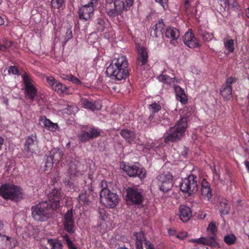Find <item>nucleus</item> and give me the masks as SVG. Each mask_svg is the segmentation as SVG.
I'll return each mask as SVG.
<instances>
[{
    "mask_svg": "<svg viewBox=\"0 0 249 249\" xmlns=\"http://www.w3.org/2000/svg\"><path fill=\"white\" fill-rule=\"evenodd\" d=\"M62 196L60 190H53L48 195L49 203L42 202L32 208V214L34 218L37 221H45L51 216L52 210L59 207V200Z\"/></svg>",
    "mask_w": 249,
    "mask_h": 249,
    "instance_id": "1",
    "label": "nucleus"
},
{
    "mask_svg": "<svg viewBox=\"0 0 249 249\" xmlns=\"http://www.w3.org/2000/svg\"><path fill=\"white\" fill-rule=\"evenodd\" d=\"M128 61L125 55L114 58L107 69V74L113 79L121 80L128 75Z\"/></svg>",
    "mask_w": 249,
    "mask_h": 249,
    "instance_id": "2",
    "label": "nucleus"
},
{
    "mask_svg": "<svg viewBox=\"0 0 249 249\" xmlns=\"http://www.w3.org/2000/svg\"><path fill=\"white\" fill-rule=\"evenodd\" d=\"M187 127V120L181 118L176 124L164 133L163 138L165 142H175L180 140L185 135Z\"/></svg>",
    "mask_w": 249,
    "mask_h": 249,
    "instance_id": "3",
    "label": "nucleus"
},
{
    "mask_svg": "<svg viewBox=\"0 0 249 249\" xmlns=\"http://www.w3.org/2000/svg\"><path fill=\"white\" fill-rule=\"evenodd\" d=\"M22 190L11 184H4L0 187V196L5 199L18 200L22 197Z\"/></svg>",
    "mask_w": 249,
    "mask_h": 249,
    "instance_id": "4",
    "label": "nucleus"
},
{
    "mask_svg": "<svg viewBox=\"0 0 249 249\" xmlns=\"http://www.w3.org/2000/svg\"><path fill=\"white\" fill-rule=\"evenodd\" d=\"M105 9L108 16L113 18L121 15L125 10V7L123 1L106 0Z\"/></svg>",
    "mask_w": 249,
    "mask_h": 249,
    "instance_id": "5",
    "label": "nucleus"
},
{
    "mask_svg": "<svg viewBox=\"0 0 249 249\" xmlns=\"http://www.w3.org/2000/svg\"><path fill=\"white\" fill-rule=\"evenodd\" d=\"M100 196L101 202L109 208L115 207L119 202L118 196L107 188L101 190Z\"/></svg>",
    "mask_w": 249,
    "mask_h": 249,
    "instance_id": "6",
    "label": "nucleus"
},
{
    "mask_svg": "<svg viewBox=\"0 0 249 249\" xmlns=\"http://www.w3.org/2000/svg\"><path fill=\"white\" fill-rule=\"evenodd\" d=\"M196 178L194 175H191L183 179L180 186L181 191L189 195L196 193L198 189Z\"/></svg>",
    "mask_w": 249,
    "mask_h": 249,
    "instance_id": "7",
    "label": "nucleus"
},
{
    "mask_svg": "<svg viewBox=\"0 0 249 249\" xmlns=\"http://www.w3.org/2000/svg\"><path fill=\"white\" fill-rule=\"evenodd\" d=\"M25 94L31 100H34L37 95V89L35 82L27 74L22 76Z\"/></svg>",
    "mask_w": 249,
    "mask_h": 249,
    "instance_id": "8",
    "label": "nucleus"
},
{
    "mask_svg": "<svg viewBox=\"0 0 249 249\" xmlns=\"http://www.w3.org/2000/svg\"><path fill=\"white\" fill-rule=\"evenodd\" d=\"M160 189L163 192H167L173 187V176L168 171L160 173L157 177Z\"/></svg>",
    "mask_w": 249,
    "mask_h": 249,
    "instance_id": "9",
    "label": "nucleus"
},
{
    "mask_svg": "<svg viewBox=\"0 0 249 249\" xmlns=\"http://www.w3.org/2000/svg\"><path fill=\"white\" fill-rule=\"evenodd\" d=\"M120 167L130 177L138 176L141 179H143L145 177L146 171L142 167L139 168L136 165L129 166L124 162L120 163Z\"/></svg>",
    "mask_w": 249,
    "mask_h": 249,
    "instance_id": "10",
    "label": "nucleus"
},
{
    "mask_svg": "<svg viewBox=\"0 0 249 249\" xmlns=\"http://www.w3.org/2000/svg\"><path fill=\"white\" fill-rule=\"evenodd\" d=\"M126 199L135 204H140L143 200L142 191L137 188H128L126 190Z\"/></svg>",
    "mask_w": 249,
    "mask_h": 249,
    "instance_id": "11",
    "label": "nucleus"
},
{
    "mask_svg": "<svg viewBox=\"0 0 249 249\" xmlns=\"http://www.w3.org/2000/svg\"><path fill=\"white\" fill-rule=\"evenodd\" d=\"M63 154L61 149L59 148L52 149L50 152L49 156L46 159L45 162L46 170L51 169L53 164L60 161L63 157Z\"/></svg>",
    "mask_w": 249,
    "mask_h": 249,
    "instance_id": "12",
    "label": "nucleus"
},
{
    "mask_svg": "<svg viewBox=\"0 0 249 249\" xmlns=\"http://www.w3.org/2000/svg\"><path fill=\"white\" fill-rule=\"evenodd\" d=\"M63 225L67 231L70 233H73L74 231V220L71 209L68 210L64 214Z\"/></svg>",
    "mask_w": 249,
    "mask_h": 249,
    "instance_id": "13",
    "label": "nucleus"
},
{
    "mask_svg": "<svg viewBox=\"0 0 249 249\" xmlns=\"http://www.w3.org/2000/svg\"><path fill=\"white\" fill-rule=\"evenodd\" d=\"M95 8L93 6L83 5L79 10V17L81 19L88 20L90 18Z\"/></svg>",
    "mask_w": 249,
    "mask_h": 249,
    "instance_id": "14",
    "label": "nucleus"
},
{
    "mask_svg": "<svg viewBox=\"0 0 249 249\" xmlns=\"http://www.w3.org/2000/svg\"><path fill=\"white\" fill-rule=\"evenodd\" d=\"M137 51L138 65L143 66L147 63L148 58V54L146 49L142 46L137 45Z\"/></svg>",
    "mask_w": 249,
    "mask_h": 249,
    "instance_id": "15",
    "label": "nucleus"
},
{
    "mask_svg": "<svg viewBox=\"0 0 249 249\" xmlns=\"http://www.w3.org/2000/svg\"><path fill=\"white\" fill-rule=\"evenodd\" d=\"M37 139L35 136H29L24 144V150L28 153L34 152L37 148Z\"/></svg>",
    "mask_w": 249,
    "mask_h": 249,
    "instance_id": "16",
    "label": "nucleus"
},
{
    "mask_svg": "<svg viewBox=\"0 0 249 249\" xmlns=\"http://www.w3.org/2000/svg\"><path fill=\"white\" fill-rule=\"evenodd\" d=\"M166 37L170 39V43L174 45H176L177 43V40L179 36V32L178 30L174 27H168L165 33Z\"/></svg>",
    "mask_w": 249,
    "mask_h": 249,
    "instance_id": "17",
    "label": "nucleus"
},
{
    "mask_svg": "<svg viewBox=\"0 0 249 249\" xmlns=\"http://www.w3.org/2000/svg\"><path fill=\"white\" fill-rule=\"evenodd\" d=\"M39 122L44 127L49 131L55 132L59 130V127L57 123L52 122L45 116L41 117L39 118Z\"/></svg>",
    "mask_w": 249,
    "mask_h": 249,
    "instance_id": "18",
    "label": "nucleus"
},
{
    "mask_svg": "<svg viewBox=\"0 0 249 249\" xmlns=\"http://www.w3.org/2000/svg\"><path fill=\"white\" fill-rule=\"evenodd\" d=\"M183 42L186 46L191 48H194L198 46L197 40L191 32L188 31L185 33L184 36Z\"/></svg>",
    "mask_w": 249,
    "mask_h": 249,
    "instance_id": "19",
    "label": "nucleus"
},
{
    "mask_svg": "<svg viewBox=\"0 0 249 249\" xmlns=\"http://www.w3.org/2000/svg\"><path fill=\"white\" fill-rule=\"evenodd\" d=\"M201 194L202 197L209 200L212 197V191L210 184L205 179H203L201 183Z\"/></svg>",
    "mask_w": 249,
    "mask_h": 249,
    "instance_id": "20",
    "label": "nucleus"
},
{
    "mask_svg": "<svg viewBox=\"0 0 249 249\" xmlns=\"http://www.w3.org/2000/svg\"><path fill=\"white\" fill-rule=\"evenodd\" d=\"M179 216L182 222H187L192 216L190 208L186 205H181L179 209Z\"/></svg>",
    "mask_w": 249,
    "mask_h": 249,
    "instance_id": "21",
    "label": "nucleus"
},
{
    "mask_svg": "<svg viewBox=\"0 0 249 249\" xmlns=\"http://www.w3.org/2000/svg\"><path fill=\"white\" fill-rule=\"evenodd\" d=\"M81 102L83 107L89 109L91 111L98 110L101 108L100 104L97 102L92 103L85 98L82 99Z\"/></svg>",
    "mask_w": 249,
    "mask_h": 249,
    "instance_id": "22",
    "label": "nucleus"
},
{
    "mask_svg": "<svg viewBox=\"0 0 249 249\" xmlns=\"http://www.w3.org/2000/svg\"><path fill=\"white\" fill-rule=\"evenodd\" d=\"M121 135L129 143H136L135 133L128 129H123L120 132Z\"/></svg>",
    "mask_w": 249,
    "mask_h": 249,
    "instance_id": "23",
    "label": "nucleus"
},
{
    "mask_svg": "<svg viewBox=\"0 0 249 249\" xmlns=\"http://www.w3.org/2000/svg\"><path fill=\"white\" fill-rule=\"evenodd\" d=\"M177 99L181 104H185L187 102V97L185 93L184 89L179 86H174Z\"/></svg>",
    "mask_w": 249,
    "mask_h": 249,
    "instance_id": "24",
    "label": "nucleus"
},
{
    "mask_svg": "<svg viewBox=\"0 0 249 249\" xmlns=\"http://www.w3.org/2000/svg\"><path fill=\"white\" fill-rule=\"evenodd\" d=\"M157 79L160 82L170 86H174L178 82V80L176 78L170 77L169 76L163 73L158 76Z\"/></svg>",
    "mask_w": 249,
    "mask_h": 249,
    "instance_id": "25",
    "label": "nucleus"
},
{
    "mask_svg": "<svg viewBox=\"0 0 249 249\" xmlns=\"http://www.w3.org/2000/svg\"><path fill=\"white\" fill-rule=\"evenodd\" d=\"M232 87L230 85H223L220 92L225 100H229L232 97Z\"/></svg>",
    "mask_w": 249,
    "mask_h": 249,
    "instance_id": "26",
    "label": "nucleus"
},
{
    "mask_svg": "<svg viewBox=\"0 0 249 249\" xmlns=\"http://www.w3.org/2000/svg\"><path fill=\"white\" fill-rule=\"evenodd\" d=\"M214 238L212 237H201L197 239H193L190 242L202 245H211L214 242Z\"/></svg>",
    "mask_w": 249,
    "mask_h": 249,
    "instance_id": "27",
    "label": "nucleus"
},
{
    "mask_svg": "<svg viewBox=\"0 0 249 249\" xmlns=\"http://www.w3.org/2000/svg\"><path fill=\"white\" fill-rule=\"evenodd\" d=\"M11 239V238L9 236L0 234V249L10 248L12 247Z\"/></svg>",
    "mask_w": 249,
    "mask_h": 249,
    "instance_id": "28",
    "label": "nucleus"
},
{
    "mask_svg": "<svg viewBox=\"0 0 249 249\" xmlns=\"http://www.w3.org/2000/svg\"><path fill=\"white\" fill-rule=\"evenodd\" d=\"M164 26L162 21H159L155 26V28L151 30L150 35L151 36L157 37L161 33L162 30Z\"/></svg>",
    "mask_w": 249,
    "mask_h": 249,
    "instance_id": "29",
    "label": "nucleus"
},
{
    "mask_svg": "<svg viewBox=\"0 0 249 249\" xmlns=\"http://www.w3.org/2000/svg\"><path fill=\"white\" fill-rule=\"evenodd\" d=\"M218 209L222 214H227L230 210V206L226 199H222L219 204Z\"/></svg>",
    "mask_w": 249,
    "mask_h": 249,
    "instance_id": "30",
    "label": "nucleus"
},
{
    "mask_svg": "<svg viewBox=\"0 0 249 249\" xmlns=\"http://www.w3.org/2000/svg\"><path fill=\"white\" fill-rule=\"evenodd\" d=\"M52 89L59 93L68 94V89L67 87L58 81L56 83Z\"/></svg>",
    "mask_w": 249,
    "mask_h": 249,
    "instance_id": "31",
    "label": "nucleus"
},
{
    "mask_svg": "<svg viewBox=\"0 0 249 249\" xmlns=\"http://www.w3.org/2000/svg\"><path fill=\"white\" fill-rule=\"evenodd\" d=\"M224 45L226 50L228 51L227 54L232 53L234 50V40L232 39L227 38L224 40Z\"/></svg>",
    "mask_w": 249,
    "mask_h": 249,
    "instance_id": "32",
    "label": "nucleus"
},
{
    "mask_svg": "<svg viewBox=\"0 0 249 249\" xmlns=\"http://www.w3.org/2000/svg\"><path fill=\"white\" fill-rule=\"evenodd\" d=\"M136 237L135 245L136 247H143L142 241L144 239V234L142 232H135Z\"/></svg>",
    "mask_w": 249,
    "mask_h": 249,
    "instance_id": "33",
    "label": "nucleus"
},
{
    "mask_svg": "<svg viewBox=\"0 0 249 249\" xmlns=\"http://www.w3.org/2000/svg\"><path fill=\"white\" fill-rule=\"evenodd\" d=\"M217 225L216 222L212 220L208 225L207 231L211 234L215 235L217 231Z\"/></svg>",
    "mask_w": 249,
    "mask_h": 249,
    "instance_id": "34",
    "label": "nucleus"
},
{
    "mask_svg": "<svg viewBox=\"0 0 249 249\" xmlns=\"http://www.w3.org/2000/svg\"><path fill=\"white\" fill-rule=\"evenodd\" d=\"M28 231V235L29 237L36 239L39 233V229L37 228H35L32 226H29L27 228Z\"/></svg>",
    "mask_w": 249,
    "mask_h": 249,
    "instance_id": "35",
    "label": "nucleus"
},
{
    "mask_svg": "<svg viewBox=\"0 0 249 249\" xmlns=\"http://www.w3.org/2000/svg\"><path fill=\"white\" fill-rule=\"evenodd\" d=\"M47 242L52 246V249H62V244L58 240L48 239Z\"/></svg>",
    "mask_w": 249,
    "mask_h": 249,
    "instance_id": "36",
    "label": "nucleus"
},
{
    "mask_svg": "<svg viewBox=\"0 0 249 249\" xmlns=\"http://www.w3.org/2000/svg\"><path fill=\"white\" fill-rule=\"evenodd\" d=\"M78 201L80 205H88L89 203V201L87 198L85 192L81 193L79 195Z\"/></svg>",
    "mask_w": 249,
    "mask_h": 249,
    "instance_id": "37",
    "label": "nucleus"
},
{
    "mask_svg": "<svg viewBox=\"0 0 249 249\" xmlns=\"http://www.w3.org/2000/svg\"><path fill=\"white\" fill-rule=\"evenodd\" d=\"M186 12L187 15L191 16L195 15L197 12L196 8L194 6H191L188 2L185 3Z\"/></svg>",
    "mask_w": 249,
    "mask_h": 249,
    "instance_id": "38",
    "label": "nucleus"
},
{
    "mask_svg": "<svg viewBox=\"0 0 249 249\" xmlns=\"http://www.w3.org/2000/svg\"><path fill=\"white\" fill-rule=\"evenodd\" d=\"M236 240V237L232 234H229L224 237V241L229 245L234 244Z\"/></svg>",
    "mask_w": 249,
    "mask_h": 249,
    "instance_id": "39",
    "label": "nucleus"
},
{
    "mask_svg": "<svg viewBox=\"0 0 249 249\" xmlns=\"http://www.w3.org/2000/svg\"><path fill=\"white\" fill-rule=\"evenodd\" d=\"M78 138L81 142H86L91 139L88 132L83 131L78 135Z\"/></svg>",
    "mask_w": 249,
    "mask_h": 249,
    "instance_id": "40",
    "label": "nucleus"
},
{
    "mask_svg": "<svg viewBox=\"0 0 249 249\" xmlns=\"http://www.w3.org/2000/svg\"><path fill=\"white\" fill-rule=\"evenodd\" d=\"M91 139L96 138L99 136L100 134V130L95 128H91L88 132Z\"/></svg>",
    "mask_w": 249,
    "mask_h": 249,
    "instance_id": "41",
    "label": "nucleus"
},
{
    "mask_svg": "<svg viewBox=\"0 0 249 249\" xmlns=\"http://www.w3.org/2000/svg\"><path fill=\"white\" fill-rule=\"evenodd\" d=\"M149 109L153 113L158 112L161 109L160 106L156 103H154L149 105Z\"/></svg>",
    "mask_w": 249,
    "mask_h": 249,
    "instance_id": "42",
    "label": "nucleus"
},
{
    "mask_svg": "<svg viewBox=\"0 0 249 249\" xmlns=\"http://www.w3.org/2000/svg\"><path fill=\"white\" fill-rule=\"evenodd\" d=\"M64 0H52V6L55 9H59L63 5Z\"/></svg>",
    "mask_w": 249,
    "mask_h": 249,
    "instance_id": "43",
    "label": "nucleus"
},
{
    "mask_svg": "<svg viewBox=\"0 0 249 249\" xmlns=\"http://www.w3.org/2000/svg\"><path fill=\"white\" fill-rule=\"evenodd\" d=\"M82 1L84 5L93 6L95 8L97 7L98 0H82Z\"/></svg>",
    "mask_w": 249,
    "mask_h": 249,
    "instance_id": "44",
    "label": "nucleus"
},
{
    "mask_svg": "<svg viewBox=\"0 0 249 249\" xmlns=\"http://www.w3.org/2000/svg\"><path fill=\"white\" fill-rule=\"evenodd\" d=\"M64 238L66 242L69 249H77L75 245L73 244L72 242L68 236H64Z\"/></svg>",
    "mask_w": 249,
    "mask_h": 249,
    "instance_id": "45",
    "label": "nucleus"
},
{
    "mask_svg": "<svg viewBox=\"0 0 249 249\" xmlns=\"http://www.w3.org/2000/svg\"><path fill=\"white\" fill-rule=\"evenodd\" d=\"M213 181L215 182L216 184H218L219 183H224V181L220 179L219 173H218L215 170H214L213 173Z\"/></svg>",
    "mask_w": 249,
    "mask_h": 249,
    "instance_id": "46",
    "label": "nucleus"
},
{
    "mask_svg": "<svg viewBox=\"0 0 249 249\" xmlns=\"http://www.w3.org/2000/svg\"><path fill=\"white\" fill-rule=\"evenodd\" d=\"M202 36L203 37V39L206 41H209L213 37L212 34H210L206 32H204L202 33Z\"/></svg>",
    "mask_w": 249,
    "mask_h": 249,
    "instance_id": "47",
    "label": "nucleus"
},
{
    "mask_svg": "<svg viewBox=\"0 0 249 249\" xmlns=\"http://www.w3.org/2000/svg\"><path fill=\"white\" fill-rule=\"evenodd\" d=\"M72 37L71 30L70 28H67L65 33V42L66 43Z\"/></svg>",
    "mask_w": 249,
    "mask_h": 249,
    "instance_id": "48",
    "label": "nucleus"
},
{
    "mask_svg": "<svg viewBox=\"0 0 249 249\" xmlns=\"http://www.w3.org/2000/svg\"><path fill=\"white\" fill-rule=\"evenodd\" d=\"M46 80L49 85L53 88V86L56 84V83L57 82L53 77L52 76H48L46 77Z\"/></svg>",
    "mask_w": 249,
    "mask_h": 249,
    "instance_id": "49",
    "label": "nucleus"
},
{
    "mask_svg": "<svg viewBox=\"0 0 249 249\" xmlns=\"http://www.w3.org/2000/svg\"><path fill=\"white\" fill-rule=\"evenodd\" d=\"M68 80L77 85H80L82 83L80 80H79L77 77L71 74H70V76L68 78Z\"/></svg>",
    "mask_w": 249,
    "mask_h": 249,
    "instance_id": "50",
    "label": "nucleus"
},
{
    "mask_svg": "<svg viewBox=\"0 0 249 249\" xmlns=\"http://www.w3.org/2000/svg\"><path fill=\"white\" fill-rule=\"evenodd\" d=\"M8 72L9 73H12L13 74L18 75L19 71L17 67L15 66H10L8 70Z\"/></svg>",
    "mask_w": 249,
    "mask_h": 249,
    "instance_id": "51",
    "label": "nucleus"
},
{
    "mask_svg": "<svg viewBox=\"0 0 249 249\" xmlns=\"http://www.w3.org/2000/svg\"><path fill=\"white\" fill-rule=\"evenodd\" d=\"M97 23L100 25V29L101 31H103L104 29V24H105V21L102 18H98L97 19Z\"/></svg>",
    "mask_w": 249,
    "mask_h": 249,
    "instance_id": "52",
    "label": "nucleus"
},
{
    "mask_svg": "<svg viewBox=\"0 0 249 249\" xmlns=\"http://www.w3.org/2000/svg\"><path fill=\"white\" fill-rule=\"evenodd\" d=\"M125 3V10H128L132 6L134 0H124Z\"/></svg>",
    "mask_w": 249,
    "mask_h": 249,
    "instance_id": "53",
    "label": "nucleus"
},
{
    "mask_svg": "<svg viewBox=\"0 0 249 249\" xmlns=\"http://www.w3.org/2000/svg\"><path fill=\"white\" fill-rule=\"evenodd\" d=\"M187 236V234L185 231H182L178 232L177 234L176 237L177 238L180 239H183L186 238Z\"/></svg>",
    "mask_w": 249,
    "mask_h": 249,
    "instance_id": "54",
    "label": "nucleus"
},
{
    "mask_svg": "<svg viewBox=\"0 0 249 249\" xmlns=\"http://www.w3.org/2000/svg\"><path fill=\"white\" fill-rule=\"evenodd\" d=\"M99 213L100 214V218L101 220H102L103 221H105L106 219V218H107V215L105 214V212L104 211V210H100L99 212Z\"/></svg>",
    "mask_w": 249,
    "mask_h": 249,
    "instance_id": "55",
    "label": "nucleus"
},
{
    "mask_svg": "<svg viewBox=\"0 0 249 249\" xmlns=\"http://www.w3.org/2000/svg\"><path fill=\"white\" fill-rule=\"evenodd\" d=\"M161 124L163 125H168L170 124V121L168 118H164L162 120H160Z\"/></svg>",
    "mask_w": 249,
    "mask_h": 249,
    "instance_id": "56",
    "label": "nucleus"
},
{
    "mask_svg": "<svg viewBox=\"0 0 249 249\" xmlns=\"http://www.w3.org/2000/svg\"><path fill=\"white\" fill-rule=\"evenodd\" d=\"M235 81V79L232 77L228 78L226 80V83L224 85L231 86V84Z\"/></svg>",
    "mask_w": 249,
    "mask_h": 249,
    "instance_id": "57",
    "label": "nucleus"
},
{
    "mask_svg": "<svg viewBox=\"0 0 249 249\" xmlns=\"http://www.w3.org/2000/svg\"><path fill=\"white\" fill-rule=\"evenodd\" d=\"M157 2L159 3L162 7L164 9L167 5V2L168 0H155Z\"/></svg>",
    "mask_w": 249,
    "mask_h": 249,
    "instance_id": "58",
    "label": "nucleus"
},
{
    "mask_svg": "<svg viewBox=\"0 0 249 249\" xmlns=\"http://www.w3.org/2000/svg\"><path fill=\"white\" fill-rule=\"evenodd\" d=\"M3 42L4 43V45L3 46H5L6 49L7 47H10L12 46V43L11 41H8V40L5 39L3 40Z\"/></svg>",
    "mask_w": 249,
    "mask_h": 249,
    "instance_id": "59",
    "label": "nucleus"
},
{
    "mask_svg": "<svg viewBox=\"0 0 249 249\" xmlns=\"http://www.w3.org/2000/svg\"><path fill=\"white\" fill-rule=\"evenodd\" d=\"M145 248L146 249H154L153 245L148 241L145 243Z\"/></svg>",
    "mask_w": 249,
    "mask_h": 249,
    "instance_id": "60",
    "label": "nucleus"
},
{
    "mask_svg": "<svg viewBox=\"0 0 249 249\" xmlns=\"http://www.w3.org/2000/svg\"><path fill=\"white\" fill-rule=\"evenodd\" d=\"M168 233L170 235H177L176 231L174 229H170L168 230Z\"/></svg>",
    "mask_w": 249,
    "mask_h": 249,
    "instance_id": "61",
    "label": "nucleus"
},
{
    "mask_svg": "<svg viewBox=\"0 0 249 249\" xmlns=\"http://www.w3.org/2000/svg\"><path fill=\"white\" fill-rule=\"evenodd\" d=\"M4 142V138L0 136V151L2 149V146L3 145Z\"/></svg>",
    "mask_w": 249,
    "mask_h": 249,
    "instance_id": "62",
    "label": "nucleus"
},
{
    "mask_svg": "<svg viewBox=\"0 0 249 249\" xmlns=\"http://www.w3.org/2000/svg\"><path fill=\"white\" fill-rule=\"evenodd\" d=\"M2 101L5 105H8V100L6 97L3 96L2 97Z\"/></svg>",
    "mask_w": 249,
    "mask_h": 249,
    "instance_id": "63",
    "label": "nucleus"
},
{
    "mask_svg": "<svg viewBox=\"0 0 249 249\" xmlns=\"http://www.w3.org/2000/svg\"><path fill=\"white\" fill-rule=\"evenodd\" d=\"M101 187L102 188V189L104 188H106L107 187V183L105 181H102L101 183Z\"/></svg>",
    "mask_w": 249,
    "mask_h": 249,
    "instance_id": "64",
    "label": "nucleus"
}]
</instances>
